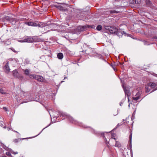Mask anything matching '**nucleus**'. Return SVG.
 Returning <instances> with one entry per match:
<instances>
[{"instance_id":"obj_1","label":"nucleus","mask_w":157,"mask_h":157,"mask_svg":"<svg viewBox=\"0 0 157 157\" xmlns=\"http://www.w3.org/2000/svg\"><path fill=\"white\" fill-rule=\"evenodd\" d=\"M37 23L32 22H21L20 24H23V25H28V26H38L39 27H44L45 25L41 22L39 23L37 22Z\"/></svg>"},{"instance_id":"obj_2","label":"nucleus","mask_w":157,"mask_h":157,"mask_svg":"<svg viewBox=\"0 0 157 157\" xmlns=\"http://www.w3.org/2000/svg\"><path fill=\"white\" fill-rule=\"evenodd\" d=\"M108 28V29L111 33H114L117 35H119L120 32L115 27L109 26Z\"/></svg>"},{"instance_id":"obj_3","label":"nucleus","mask_w":157,"mask_h":157,"mask_svg":"<svg viewBox=\"0 0 157 157\" xmlns=\"http://www.w3.org/2000/svg\"><path fill=\"white\" fill-rule=\"evenodd\" d=\"M63 116L64 117V118L67 119L72 123H75L76 122V121L70 115L64 114Z\"/></svg>"},{"instance_id":"obj_4","label":"nucleus","mask_w":157,"mask_h":157,"mask_svg":"<svg viewBox=\"0 0 157 157\" xmlns=\"http://www.w3.org/2000/svg\"><path fill=\"white\" fill-rule=\"evenodd\" d=\"M3 21L8 22L9 23H11L14 21V19L11 17L9 16H6L2 19Z\"/></svg>"},{"instance_id":"obj_5","label":"nucleus","mask_w":157,"mask_h":157,"mask_svg":"<svg viewBox=\"0 0 157 157\" xmlns=\"http://www.w3.org/2000/svg\"><path fill=\"white\" fill-rule=\"evenodd\" d=\"M33 42V39L30 37H27L25 39L20 40V42Z\"/></svg>"},{"instance_id":"obj_6","label":"nucleus","mask_w":157,"mask_h":157,"mask_svg":"<svg viewBox=\"0 0 157 157\" xmlns=\"http://www.w3.org/2000/svg\"><path fill=\"white\" fill-rule=\"evenodd\" d=\"M28 94V93L26 92H24L23 91H20V98H21L22 99L24 98H28L27 97V94ZM21 99H20V100Z\"/></svg>"},{"instance_id":"obj_7","label":"nucleus","mask_w":157,"mask_h":157,"mask_svg":"<svg viewBox=\"0 0 157 157\" xmlns=\"http://www.w3.org/2000/svg\"><path fill=\"white\" fill-rule=\"evenodd\" d=\"M77 29L79 32L83 31L87 29V26L86 25L79 26L77 27Z\"/></svg>"},{"instance_id":"obj_8","label":"nucleus","mask_w":157,"mask_h":157,"mask_svg":"<svg viewBox=\"0 0 157 157\" xmlns=\"http://www.w3.org/2000/svg\"><path fill=\"white\" fill-rule=\"evenodd\" d=\"M13 75L14 77L19 78L20 74L17 70H15L13 71Z\"/></svg>"},{"instance_id":"obj_9","label":"nucleus","mask_w":157,"mask_h":157,"mask_svg":"<svg viewBox=\"0 0 157 157\" xmlns=\"http://www.w3.org/2000/svg\"><path fill=\"white\" fill-rule=\"evenodd\" d=\"M148 86L150 87L151 89L155 88L157 86V84L154 82H150L148 83Z\"/></svg>"},{"instance_id":"obj_10","label":"nucleus","mask_w":157,"mask_h":157,"mask_svg":"<svg viewBox=\"0 0 157 157\" xmlns=\"http://www.w3.org/2000/svg\"><path fill=\"white\" fill-rule=\"evenodd\" d=\"M36 80L39 82H43L44 81V78L42 76L37 75Z\"/></svg>"},{"instance_id":"obj_11","label":"nucleus","mask_w":157,"mask_h":157,"mask_svg":"<svg viewBox=\"0 0 157 157\" xmlns=\"http://www.w3.org/2000/svg\"><path fill=\"white\" fill-rule=\"evenodd\" d=\"M124 91L125 93L126 96H127L128 100H129V97L131 95V93L129 90L126 89H124Z\"/></svg>"},{"instance_id":"obj_12","label":"nucleus","mask_w":157,"mask_h":157,"mask_svg":"<svg viewBox=\"0 0 157 157\" xmlns=\"http://www.w3.org/2000/svg\"><path fill=\"white\" fill-rule=\"evenodd\" d=\"M5 71L8 73L9 72L10 68H9L8 63H6L4 66Z\"/></svg>"},{"instance_id":"obj_13","label":"nucleus","mask_w":157,"mask_h":157,"mask_svg":"<svg viewBox=\"0 0 157 157\" xmlns=\"http://www.w3.org/2000/svg\"><path fill=\"white\" fill-rule=\"evenodd\" d=\"M37 75H36L35 74H30V75H29V77L30 78L34 79L36 80V78Z\"/></svg>"},{"instance_id":"obj_14","label":"nucleus","mask_w":157,"mask_h":157,"mask_svg":"<svg viewBox=\"0 0 157 157\" xmlns=\"http://www.w3.org/2000/svg\"><path fill=\"white\" fill-rule=\"evenodd\" d=\"M145 2L147 6L150 7L152 6V4L150 0H145Z\"/></svg>"},{"instance_id":"obj_15","label":"nucleus","mask_w":157,"mask_h":157,"mask_svg":"<svg viewBox=\"0 0 157 157\" xmlns=\"http://www.w3.org/2000/svg\"><path fill=\"white\" fill-rule=\"evenodd\" d=\"M23 71L24 72L25 74L26 75H29V72L30 70L28 69H26L25 70H23Z\"/></svg>"},{"instance_id":"obj_16","label":"nucleus","mask_w":157,"mask_h":157,"mask_svg":"<svg viewBox=\"0 0 157 157\" xmlns=\"http://www.w3.org/2000/svg\"><path fill=\"white\" fill-rule=\"evenodd\" d=\"M57 57L59 59H62L63 58V55L62 53H59L57 54Z\"/></svg>"},{"instance_id":"obj_17","label":"nucleus","mask_w":157,"mask_h":157,"mask_svg":"<svg viewBox=\"0 0 157 157\" xmlns=\"http://www.w3.org/2000/svg\"><path fill=\"white\" fill-rule=\"evenodd\" d=\"M86 26H87V29L88 28H92L94 29L95 28V26L94 25H86Z\"/></svg>"},{"instance_id":"obj_18","label":"nucleus","mask_w":157,"mask_h":157,"mask_svg":"<svg viewBox=\"0 0 157 157\" xmlns=\"http://www.w3.org/2000/svg\"><path fill=\"white\" fill-rule=\"evenodd\" d=\"M132 134V133L130 132V135L129 136V141L130 142V145H131Z\"/></svg>"},{"instance_id":"obj_19","label":"nucleus","mask_w":157,"mask_h":157,"mask_svg":"<svg viewBox=\"0 0 157 157\" xmlns=\"http://www.w3.org/2000/svg\"><path fill=\"white\" fill-rule=\"evenodd\" d=\"M115 146L118 147H121V144L119 142L117 141H116V144Z\"/></svg>"},{"instance_id":"obj_20","label":"nucleus","mask_w":157,"mask_h":157,"mask_svg":"<svg viewBox=\"0 0 157 157\" xmlns=\"http://www.w3.org/2000/svg\"><path fill=\"white\" fill-rule=\"evenodd\" d=\"M143 42L144 45H150V43L148 41L144 40Z\"/></svg>"},{"instance_id":"obj_21","label":"nucleus","mask_w":157,"mask_h":157,"mask_svg":"<svg viewBox=\"0 0 157 157\" xmlns=\"http://www.w3.org/2000/svg\"><path fill=\"white\" fill-rule=\"evenodd\" d=\"M102 29V26L100 25H98L96 27V29L98 31L101 30Z\"/></svg>"},{"instance_id":"obj_22","label":"nucleus","mask_w":157,"mask_h":157,"mask_svg":"<svg viewBox=\"0 0 157 157\" xmlns=\"http://www.w3.org/2000/svg\"><path fill=\"white\" fill-rule=\"evenodd\" d=\"M141 94V92L140 91H138L136 94L135 96L139 97L140 98V96Z\"/></svg>"},{"instance_id":"obj_23","label":"nucleus","mask_w":157,"mask_h":157,"mask_svg":"<svg viewBox=\"0 0 157 157\" xmlns=\"http://www.w3.org/2000/svg\"><path fill=\"white\" fill-rule=\"evenodd\" d=\"M140 2V0H135L134 2H132V4H139Z\"/></svg>"},{"instance_id":"obj_24","label":"nucleus","mask_w":157,"mask_h":157,"mask_svg":"<svg viewBox=\"0 0 157 157\" xmlns=\"http://www.w3.org/2000/svg\"><path fill=\"white\" fill-rule=\"evenodd\" d=\"M119 31H120V33L119 34H121V35L122 36V35H123V34H126V33H125V32H124V31H121L120 30H119ZM120 35V34H119V35H118V36H119Z\"/></svg>"},{"instance_id":"obj_25","label":"nucleus","mask_w":157,"mask_h":157,"mask_svg":"<svg viewBox=\"0 0 157 157\" xmlns=\"http://www.w3.org/2000/svg\"><path fill=\"white\" fill-rule=\"evenodd\" d=\"M109 12L111 13H117L119 12L118 11H117L115 10H112L109 11Z\"/></svg>"},{"instance_id":"obj_26","label":"nucleus","mask_w":157,"mask_h":157,"mask_svg":"<svg viewBox=\"0 0 157 157\" xmlns=\"http://www.w3.org/2000/svg\"><path fill=\"white\" fill-rule=\"evenodd\" d=\"M96 56L97 57L100 59H101L102 58V56L100 54H97L96 55Z\"/></svg>"},{"instance_id":"obj_27","label":"nucleus","mask_w":157,"mask_h":157,"mask_svg":"<svg viewBox=\"0 0 157 157\" xmlns=\"http://www.w3.org/2000/svg\"><path fill=\"white\" fill-rule=\"evenodd\" d=\"M151 90V89H150L149 87H146V92L148 93L150 92Z\"/></svg>"},{"instance_id":"obj_28","label":"nucleus","mask_w":157,"mask_h":157,"mask_svg":"<svg viewBox=\"0 0 157 157\" xmlns=\"http://www.w3.org/2000/svg\"><path fill=\"white\" fill-rule=\"evenodd\" d=\"M140 98L139 97H138L137 96H136V97H133V99L135 101H137Z\"/></svg>"},{"instance_id":"obj_29","label":"nucleus","mask_w":157,"mask_h":157,"mask_svg":"<svg viewBox=\"0 0 157 157\" xmlns=\"http://www.w3.org/2000/svg\"><path fill=\"white\" fill-rule=\"evenodd\" d=\"M56 7H57L59 9H61L63 8L62 6H58L57 5H55Z\"/></svg>"},{"instance_id":"obj_30","label":"nucleus","mask_w":157,"mask_h":157,"mask_svg":"<svg viewBox=\"0 0 157 157\" xmlns=\"http://www.w3.org/2000/svg\"><path fill=\"white\" fill-rule=\"evenodd\" d=\"M3 91H4V90L2 89V88L0 89V93H1V94H5V93L3 92Z\"/></svg>"},{"instance_id":"obj_31","label":"nucleus","mask_w":157,"mask_h":157,"mask_svg":"<svg viewBox=\"0 0 157 157\" xmlns=\"http://www.w3.org/2000/svg\"><path fill=\"white\" fill-rule=\"evenodd\" d=\"M103 137H104V140H105V141H106V143H107V142H108V143L109 144H109V141H107V140H106V138L105 137L104 134H103Z\"/></svg>"},{"instance_id":"obj_32","label":"nucleus","mask_w":157,"mask_h":157,"mask_svg":"<svg viewBox=\"0 0 157 157\" xmlns=\"http://www.w3.org/2000/svg\"><path fill=\"white\" fill-rule=\"evenodd\" d=\"M18 141H19V140H18V139H15L13 140V142L15 143H17V142H18Z\"/></svg>"},{"instance_id":"obj_33","label":"nucleus","mask_w":157,"mask_h":157,"mask_svg":"<svg viewBox=\"0 0 157 157\" xmlns=\"http://www.w3.org/2000/svg\"><path fill=\"white\" fill-rule=\"evenodd\" d=\"M111 66L112 67L113 70L115 71L116 70V68L115 67V66L113 65H111Z\"/></svg>"},{"instance_id":"obj_34","label":"nucleus","mask_w":157,"mask_h":157,"mask_svg":"<svg viewBox=\"0 0 157 157\" xmlns=\"http://www.w3.org/2000/svg\"><path fill=\"white\" fill-rule=\"evenodd\" d=\"M3 109L6 111H8V109L6 107H4L3 108Z\"/></svg>"},{"instance_id":"obj_35","label":"nucleus","mask_w":157,"mask_h":157,"mask_svg":"<svg viewBox=\"0 0 157 157\" xmlns=\"http://www.w3.org/2000/svg\"><path fill=\"white\" fill-rule=\"evenodd\" d=\"M152 75H154L155 76L157 77V74H155L154 73H153L152 74Z\"/></svg>"},{"instance_id":"obj_36","label":"nucleus","mask_w":157,"mask_h":157,"mask_svg":"<svg viewBox=\"0 0 157 157\" xmlns=\"http://www.w3.org/2000/svg\"><path fill=\"white\" fill-rule=\"evenodd\" d=\"M156 90H157V87L156 88H155V89L152 90L151 93L152 92H154V91H155Z\"/></svg>"},{"instance_id":"obj_37","label":"nucleus","mask_w":157,"mask_h":157,"mask_svg":"<svg viewBox=\"0 0 157 157\" xmlns=\"http://www.w3.org/2000/svg\"><path fill=\"white\" fill-rule=\"evenodd\" d=\"M135 0H130V2H131V3L132 4V2H134Z\"/></svg>"},{"instance_id":"obj_38","label":"nucleus","mask_w":157,"mask_h":157,"mask_svg":"<svg viewBox=\"0 0 157 157\" xmlns=\"http://www.w3.org/2000/svg\"><path fill=\"white\" fill-rule=\"evenodd\" d=\"M6 154L7 155H10V153H9V152H7L6 153Z\"/></svg>"},{"instance_id":"obj_39","label":"nucleus","mask_w":157,"mask_h":157,"mask_svg":"<svg viewBox=\"0 0 157 157\" xmlns=\"http://www.w3.org/2000/svg\"><path fill=\"white\" fill-rule=\"evenodd\" d=\"M27 101H21V103H24L26 102Z\"/></svg>"},{"instance_id":"obj_40","label":"nucleus","mask_w":157,"mask_h":157,"mask_svg":"<svg viewBox=\"0 0 157 157\" xmlns=\"http://www.w3.org/2000/svg\"><path fill=\"white\" fill-rule=\"evenodd\" d=\"M122 104H123V103H122V102H120V105H122Z\"/></svg>"},{"instance_id":"obj_41","label":"nucleus","mask_w":157,"mask_h":157,"mask_svg":"<svg viewBox=\"0 0 157 157\" xmlns=\"http://www.w3.org/2000/svg\"><path fill=\"white\" fill-rule=\"evenodd\" d=\"M12 49V50L13 52H16V51H14V50H13V49Z\"/></svg>"},{"instance_id":"obj_42","label":"nucleus","mask_w":157,"mask_h":157,"mask_svg":"<svg viewBox=\"0 0 157 157\" xmlns=\"http://www.w3.org/2000/svg\"><path fill=\"white\" fill-rule=\"evenodd\" d=\"M154 39H157V37H154Z\"/></svg>"},{"instance_id":"obj_43","label":"nucleus","mask_w":157,"mask_h":157,"mask_svg":"<svg viewBox=\"0 0 157 157\" xmlns=\"http://www.w3.org/2000/svg\"><path fill=\"white\" fill-rule=\"evenodd\" d=\"M44 128L42 129V130L41 131V132H42V131L44 129V128Z\"/></svg>"},{"instance_id":"obj_44","label":"nucleus","mask_w":157,"mask_h":157,"mask_svg":"<svg viewBox=\"0 0 157 157\" xmlns=\"http://www.w3.org/2000/svg\"><path fill=\"white\" fill-rule=\"evenodd\" d=\"M114 139L115 140H116V139H115V138H114Z\"/></svg>"},{"instance_id":"obj_45","label":"nucleus","mask_w":157,"mask_h":157,"mask_svg":"<svg viewBox=\"0 0 157 157\" xmlns=\"http://www.w3.org/2000/svg\"><path fill=\"white\" fill-rule=\"evenodd\" d=\"M1 125H2V126H3V125L2 124H1Z\"/></svg>"},{"instance_id":"obj_46","label":"nucleus","mask_w":157,"mask_h":157,"mask_svg":"<svg viewBox=\"0 0 157 157\" xmlns=\"http://www.w3.org/2000/svg\"><path fill=\"white\" fill-rule=\"evenodd\" d=\"M0 126H2V125H0Z\"/></svg>"},{"instance_id":"obj_47","label":"nucleus","mask_w":157,"mask_h":157,"mask_svg":"<svg viewBox=\"0 0 157 157\" xmlns=\"http://www.w3.org/2000/svg\"><path fill=\"white\" fill-rule=\"evenodd\" d=\"M111 145L112 146H113V145Z\"/></svg>"},{"instance_id":"obj_48","label":"nucleus","mask_w":157,"mask_h":157,"mask_svg":"<svg viewBox=\"0 0 157 157\" xmlns=\"http://www.w3.org/2000/svg\"><path fill=\"white\" fill-rule=\"evenodd\" d=\"M101 135H102V136H103V135H102V134H101Z\"/></svg>"},{"instance_id":"obj_49","label":"nucleus","mask_w":157,"mask_h":157,"mask_svg":"<svg viewBox=\"0 0 157 157\" xmlns=\"http://www.w3.org/2000/svg\"><path fill=\"white\" fill-rule=\"evenodd\" d=\"M101 135H102V136H103V135H102V134H101Z\"/></svg>"}]
</instances>
